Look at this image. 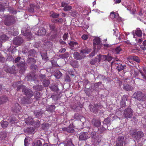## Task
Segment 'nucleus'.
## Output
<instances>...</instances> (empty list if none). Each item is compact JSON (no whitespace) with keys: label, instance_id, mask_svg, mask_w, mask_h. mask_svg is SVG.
<instances>
[{"label":"nucleus","instance_id":"obj_1","mask_svg":"<svg viewBox=\"0 0 146 146\" xmlns=\"http://www.w3.org/2000/svg\"><path fill=\"white\" fill-rule=\"evenodd\" d=\"M129 134L134 139L136 140H139L144 136L143 132L140 131H138L135 129L131 130L129 131Z\"/></svg>","mask_w":146,"mask_h":146},{"label":"nucleus","instance_id":"obj_2","mask_svg":"<svg viewBox=\"0 0 146 146\" xmlns=\"http://www.w3.org/2000/svg\"><path fill=\"white\" fill-rule=\"evenodd\" d=\"M21 32L23 35L25 36L29 40H31L33 38V34L28 28H23L22 29Z\"/></svg>","mask_w":146,"mask_h":146},{"label":"nucleus","instance_id":"obj_3","mask_svg":"<svg viewBox=\"0 0 146 146\" xmlns=\"http://www.w3.org/2000/svg\"><path fill=\"white\" fill-rule=\"evenodd\" d=\"M133 111L131 108L128 107L123 111V116L124 118L128 119L131 118L133 115Z\"/></svg>","mask_w":146,"mask_h":146},{"label":"nucleus","instance_id":"obj_4","mask_svg":"<svg viewBox=\"0 0 146 146\" xmlns=\"http://www.w3.org/2000/svg\"><path fill=\"white\" fill-rule=\"evenodd\" d=\"M15 20L14 17L12 16H7L4 21L5 25L9 26L12 25L15 22Z\"/></svg>","mask_w":146,"mask_h":146},{"label":"nucleus","instance_id":"obj_5","mask_svg":"<svg viewBox=\"0 0 146 146\" xmlns=\"http://www.w3.org/2000/svg\"><path fill=\"white\" fill-rule=\"evenodd\" d=\"M133 97L139 101H144L146 99L145 95L140 91H137L133 94Z\"/></svg>","mask_w":146,"mask_h":146},{"label":"nucleus","instance_id":"obj_6","mask_svg":"<svg viewBox=\"0 0 146 146\" xmlns=\"http://www.w3.org/2000/svg\"><path fill=\"white\" fill-rule=\"evenodd\" d=\"M17 66L20 69V72L23 73L27 68V65L24 62H21L17 64Z\"/></svg>","mask_w":146,"mask_h":146},{"label":"nucleus","instance_id":"obj_7","mask_svg":"<svg viewBox=\"0 0 146 146\" xmlns=\"http://www.w3.org/2000/svg\"><path fill=\"white\" fill-rule=\"evenodd\" d=\"M90 111L96 113L99 109L100 108L101 105L99 103L90 104Z\"/></svg>","mask_w":146,"mask_h":146},{"label":"nucleus","instance_id":"obj_8","mask_svg":"<svg viewBox=\"0 0 146 146\" xmlns=\"http://www.w3.org/2000/svg\"><path fill=\"white\" fill-rule=\"evenodd\" d=\"M21 103L24 105L29 104L31 103L33 101V99L27 97H22L20 98Z\"/></svg>","mask_w":146,"mask_h":146},{"label":"nucleus","instance_id":"obj_9","mask_svg":"<svg viewBox=\"0 0 146 146\" xmlns=\"http://www.w3.org/2000/svg\"><path fill=\"white\" fill-rule=\"evenodd\" d=\"M23 92L27 97L30 98H31L34 94L33 92L31 90L26 87L23 89Z\"/></svg>","mask_w":146,"mask_h":146},{"label":"nucleus","instance_id":"obj_10","mask_svg":"<svg viewBox=\"0 0 146 146\" xmlns=\"http://www.w3.org/2000/svg\"><path fill=\"white\" fill-rule=\"evenodd\" d=\"M4 70L7 73L11 74H14L15 72V66H14L11 67H10L7 65H5L4 67Z\"/></svg>","mask_w":146,"mask_h":146},{"label":"nucleus","instance_id":"obj_11","mask_svg":"<svg viewBox=\"0 0 146 146\" xmlns=\"http://www.w3.org/2000/svg\"><path fill=\"white\" fill-rule=\"evenodd\" d=\"M125 143L124 137L123 136H119L116 141V146H123L124 143Z\"/></svg>","mask_w":146,"mask_h":146},{"label":"nucleus","instance_id":"obj_12","mask_svg":"<svg viewBox=\"0 0 146 146\" xmlns=\"http://www.w3.org/2000/svg\"><path fill=\"white\" fill-rule=\"evenodd\" d=\"M23 42V39L19 36L16 37L13 40V43L16 45H19Z\"/></svg>","mask_w":146,"mask_h":146},{"label":"nucleus","instance_id":"obj_13","mask_svg":"<svg viewBox=\"0 0 146 146\" xmlns=\"http://www.w3.org/2000/svg\"><path fill=\"white\" fill-rule=\"evenodd\" d=\"M114 64H115V66L116 67V69L118 72H120L121 70H123L124 69H125L126 68V65L125 64L122 65L120 63L118 64L115 62L114 63Z\"/></svg>","mask_w":146,"mask_h":146},{"label":"nucleus","instance_id":"obj_14","mask_svg":"<svg viewBox=\"0 0 146 146\" xmlns=\"http://www.w3.org/2000/svg\"><path fill=\"white\" fill-rule=\"evenodd\" d=\"M27 78L28 80H33L35 81L36 79L35 74L34 73H30L27 74Z\"/></svg>","mask_w":146,"mask_h":146},{"label":"nucleus","instance_id":"obj_15","mask_svg":"<svg viewBox=\"0 0 146 146\" xmlns=\"http://www.w3.org/2000/svg\"><path fill=\"white\" fill-rule=\"evenodd\" d=\"M21 108L18 103L15 104L13 106L12 110L15 113H18L21 111Z\"/></svg>","mask_w":146,"mask_h":146},{"label":"nucleus","instance_id":"obj_16","mask_svg":"<svg viewBox=\"0 0 146 146\" xmlns=\"http://www.w3.org/2000/svg\"><path fill=\"white\" fill-rule=\"evenodd\" d=\"M90 138L88 133L82 132L80 133L79 138L81 140H85Z\"/></svg>","mask_w":146,"mask_h":146},{"label":"nucleus","instance_id":"obj_17","mask_svg":"<svg viewBox=\"0 0 146 146\" xmlns=\"http://www.w3.org/2000/svg\"><path fill=\"white\" fill-rule=\"evenodd\" d=\"M61 7H64L63 9L65 11H69L72 9V6L68 5V4L64 2L61 3Z\"/></svg>","mask_w":146,"mask_h":146},{"label":"nucleus","instance_id":"obj_18","mask_svg":"<svg viewBox=\"0 0 146 146\" xmlns=\"http://www.w3.org/2000/svg\"><path fill=\"white\" fill-rule=\"evenodd\" d=\"M128 96L127 95H123L121 98V101L120 102L122 106L123 107H125L126 106V101H127V99Z\"/></svg>","mask_w":146,"mask_h":146},{"label":"nucleus","instance_id":"obj_19","mask_svg":"<svg viewBox=\"0 0 146 146\" xmlns=\"http://www.w3.org/2000/svg\"><path fill=\"white\" fill-rule=\"evenodd\" d=\"M46 31L45 29L43 28H40L36 33V35L40 36H43L46 34Z\"/></svg>","mask_w":146,"mask_h":146},{"label":"nucleus","instance_id":"obj_20","mask_svg":"<svg viewBox=\"0 0 146 146\" xmlns=\"http://www.w3.org/2000/svg\"><path fill=\"white\" fill-rule=\"evenodd\" d=\"M123 89L126 91H130L133 89V87L131 85L128 84H125L123 85Z\"/></svg>","mask_w":146,"mask_h":146},{"label":"nucleus","instance_id":"obj_21","mask_svg":"<svg viewBox=\"0 0 146 146\" xmlns=\"http://www.w3.org/2000/svg\"><path fill=\"white\" fill-rule=\"evenodd\" d=\"M92 50V49L88 48L86 46L83 47L80 50V52L83 54H88L90 53Z\"/></svg>","mask_w":146,"mask_h":146},{"label":"nucleus","instance_id":"obj_22","mask_svg":"<svg viewBox=\"0 0 146 146\" xmlns=\"http://www.w3.org/2000/svg\"><path fill=\"white\" fill-rule=\"evenodd\" d=\"M129 58L131 60L135 61L137 63H139L141 61L139 58L136 56L131 55L129 56Z\"/></svg>","mask_w":146,"mask_h":146},{"label":"nucleus","instance_id":"obj_23","mask_svg":"<svg viewBox=\"0 0 146 146\" xmlns=\"http://www.w3.org/2000/svg\"><path fill=\"white\" fill-rule=\"evenodd\" d=\"M8 100V98L5 96H3L0 98V104H3Z\"/></svg>","mask_w":146,"mask_h":146},{"label":"nucleus","instance_id":"obj_24","mask_svg":"<svg viewBox=\"0 0 146 146\" xmlns=\"http://www.w3.org/2000/svg\"><path fill=\"white\" fill-rule=\"evenodd\" d=\"M56 108V107L54 105H51L48 106H47L46 107V111L52 112L54 111V110Z\"/></svg>","mask_w":146,"mask_h":146},{"label":"nucleus","instance_id":"obj_25","mask_svg":"<svg viewBox=\"0 0 146 146\" xmlns=\"http://www.w3.org/2000/svg\"><path fill=\"white\" fill-rule=\"evenodd\" d=\"M30 70L33 73L36 72L38 70V68L37 66L35 65H31L30 67Z\"/></svg>","mask_w":146,"mask_h":146},{"label":"nucleus","instance_id":"obj_26","mask_svg":"<svg viewBox=\"0 0 146 146\" xmlns=\"http://www.w3.org/2000/svg\"><path fill=\"white\" fill-rule=\"evenodd\" d=\"M46 72V71L44 69L40 71L39 77L40 79H43L45 78V72Z\"/></svg>","mask_w":146,"mask_h":146},{"label":"nucleus","instance_id":"obj_27","mask_svg":"<svg viewBox=\"0 0 146 146\" xmlns=\"http://www.w3.org/2000/svg\"><path fill=\"white\" fill-rule=\"evenodd\" d=\"M74 126L73 125V123L70 124L68 127V132L69 133H72L74 132Z\"/></svg>","mask_w":146,"mask_h":146},{"label":"nucleus","instance_id":"obj_28","mask_svg":"<svg viewBox=\"0 0 146 146\" xmlns=\"http://www.w3.org/2000/svg\"><path fill=\"white\" fill-rule=\"evenodd\" d=\"M24 131L26 133L32 134L34 131V129L31 127H28L24 129Z\"/></svg>","mask_w":146,"mask_h":146},{"label":"nucleus","instance_id":"obj_29","mask_svg":"<svg viewBox=\"0 0 146 146\" xmlns=\"http://www.w3.org/2000/svg\"><path fill=\"white\" fill-rule=\"evenodd\" d=\"M44 112L40 110H36L34 112V114L36 117H39L42 114H43Z\"/></svg>","mask_w":146,"mask_h":146},{"label":"nucleus","instance_id":"obj_30","mask_svg":"<svg viewBox=\"0 0 146 146\" xmlns=\"http://www.w3.org/2000/svg\"><path fill=\"white\" fill-rule=\"evenodd\" d=\"M122 50V48L120 46H118L112 50L113 52L115 54H119L120 51Z\"/></svg>","mask_w":146,"mask_h":146},{"label":"nucleus","instance_id":"obj_31","mask_svg":"<svg viewBox=\"0 0 146 146\" xmlns=\"http://www.w3.org/2000/svg\"><path fill=\"white\" fill-rule=\"evenodd\" d=\"M33 122V119L31 117H29L26 119L25 123L28 125H32Z\"/></svg>","mask_w":146,"mask_h":146},{"label":"nucleus","instance_id":"obj_32","mask_svg":"<svg viewBox=\"0 0 146 146\" xmlns=\"http://www.w3.org/2000/svg\"><path fill=\"white\" fill-rule=\"evenodd\" d=\"M110 17L112 19L115 18L118 19L119 18V15L118 13H115L113 12H112L110 13Z\"/></svg>","mask_w":146,"mask_h":146},{"label":"nucleus","instance_id":"obj_33","mask_svg":"<svg viewBox=\"0 0 146 146\" xmlns=\"http://www.w3.org/2000/svg\"><path fill=\"white\" fill-rule=\"evenodd\" d=\"M7 133L5 131L1 132L0 133V139L2 140L5 139L7 137Z\"/></svg>","mask_w":146,"mask_h":146},{"label":"nucleus","instance_id":"obj_34","mask_svg":"<svg viewBox=\"0 0 146 146\" xmlns=\"http://www.w3.org/2000/svg\"><path fill=\"white\" fill-rule=\"evenodd\" d=\"M40 93L37 91L35 92L34 98L33 99V100L35 99L36 101L39 100H40Z\"/></svg>","mask_w":146,"mask_h":146},{"label":"nucleus","instance_id":"obj_35","mask_svg":"<svg viewBox=\"0 0 146 146\" xmlns=\"http://www.w3.org/2000/svg\"><path fill=\"white\" fill-rule=\"evenodd\" d=\"M58 13H55L53 11H51L50 13V17L54 18H57L59 16Z\"/></svg>","mask_w":146,"mask_h":146},{"label":"nucleus","instance_id":"obj_36","mask_svg":"<svg viewBox=\"0 0 146 146\" xmlns=\"http://www.w3.org/2000/svg\"><path fill=\"white\" fill-rule=\"evenodd\" d=\"M42 85H37L33 86V88L35 90L38 91H41L42 89Z\"/></svg>","mask_w":146,"mask_h":146},{"label":"nucleus","instance_id":"obj_37","mask_svg":"<svg viewBox=\"0 0 146 146\" xmlns=\"http://www.w3.org/2000/svg\"><path fill=\"white\" fill-rule=\"evenodd\" d=\"M74 58L76 60H80L82 58V56L80 55L79 53L75 52L73 54Z\"/></svg>","mask_w":146,"mask_h":146},{"label":"nucleus","instance_id":"obj_38","mask_svg":"<svg viewBox=\"0 0 146 146\" xmlns=\"http://www.w3.org/2000/svg\"><path fill=\"white\" fill-rule=\"evenodd\" d=\"M27 62L28 64H30L32 65H34L36 62V60L34 58H29L27 59Z\"/></svg>","mask_w":146,"mask_h":146},{"label":"nucleus","instance_id":"obj_39","mask_svg":"<svg viewBox=\"0 0 146 146\" xmlns=\"http://www.w3.org/2000/svg\"><path fill=\"white\" fill-rule=\"evenodd\" d=\"M49 27L50 30L53 31H57V29L56 28V25L55 24H49Z\"/></svg>","mask_w":146,"mask_h":146},{"label":"nucleus","instance_id":"obj_40","mask_svg":"<svg viewBox=\"0 0 146 146\" xmlns=\"http://www.w3.org/2000/svg\"><path fill=\"white\" fill-rule=\"evenodd\" d=\"M135 34L138 37H140L141 36L142 33L139 28H138L136 29L135 31Z\"/></svg>","mask_w":146,"mask_h":146},{"label":"nucleus","instance_id":"obj_41","mask_svg":"<svg viewBox=\"0 0 146 146\" xmlns=\"http://www.w3.org/2000/svg\"><path fill=\"white\" fill-rule=\"evenodd\" d=\"M93 122L94 126L96 127L99 126L101 124L100 121V120H94Z\"/></svg>","mask_w":146,"mask_h":146},{"label":"nucleus","instance_id":"obj_42","mask_svg":"<svg viewBox=\"0 0 146 146\" xmlns=\"http://www.w3.org/2000/svg\"><path fill=\"white\" fill-rule=\"evenodd\" d=\"M70 64L74 68L78 67V62L76 60H72L70 62Z\"/></svg>","mask_w":146,"mask_h":146},{"label":"nucleus","instance_id":"obj_43","mask_svg":"<svg viewBox=\"0 0 146 146\" xmlns=\"http://www.w3.org/2000/svg\"><path fill=\"white\" fill-rule=\"evenodd\" d=\"M107 56L106 55H101L99 54L98 56V62H100V61L101 59H102L104 60H106Z\"/></svg>","mask_w":146,"mask_h":146},{"label":"nucleus","instance_id":"obj_44","mask_svg":"<svg viewBox=\"0 0 146 146\" xmlns=\"http://www.w3.org/2000/svg\"><path fill=\"white\" fill-rule=\"evenodd\" d=\"M42 145L41 141L39 140H37L33 142L32 144L33 146H41Z\"/></svg>","mask_w":146,"mask_h":146},{"label":"nucleus","instance_id":"obj_45","mask_svg":"<svg viewBox=\"0 0 146 146\" xmlns=\"http://www.w3.org/2000/svg\"><path fill=\"white\" fill-rule=\"evenodd\" d=\"M62 74L59 71H56L54 74V76L57 79H59L62 76Z\"/></svg>","mask_w":146,"mask_h":146},{"label":"nucleus","instance_id":"obj_46","mask_svg":"<svg viewBox=\"0 0 146 146\" xmlns=\"http://www.w3.org/2000/svg\"><path fill=\"white\" fill-rule=\"evenodd\" d=\"M42 83L44 87H46L48 86L50 84V81L48 80L44 79L43 80Z\"/></svg>","mask_w":146,"mask_h":146},{"label":"nucleus","instance_id":"obj_47","mask_svg":"<svg viewBox=\"0 0 146 146\" xmlns=\"http://www.w3.org/2000/svg\"><path fill=\"white\" fill-rule=\"evenodd\" d=\"M8 122L7 121H3L1 123V126L3 128H5L8 126Z\"/></svg>","mask_w":146,"mask_h":146},{"label":"nucleus","instance_id":"obj_48","mask_svg":"<svg viewBox=\"0 0 146 146\" xmlns=\"http://www.w3.org/2000/svg\"><path fill=\"white\" fill-rule=\"evenodd\" d=\"M26 87L25 86H23V85H21L18 86L17 90V91H21L22 90V92H23V89H24V88H25Z\"/></svg>","mask_w":146,"mask_h":146},{"label":"nucleus","instance_id":"obj_49","mask_svg":"<svg viewBox=\"0 0 146 146\" xmlns=\"http://www.w3.org/2000/svg\"><path fill=\"white\" fill-rule=\"evenodd\" d=\"M36 52L34 50H31L29 51V55L34 56L35 55Z\"/></svg>","mask_w":146,"mask_h":146},{"label":"nucleus","instance_id":"obj_50","mask_svg":"<svg viewBox=\"0 0 146 146\" xmlns=\"http://www.w3.org/2000/svg\"><path fill=\"white\" fill-rule=\"evenodd\" d=\"M78 44V43L74 41H71L69 43V45L72 47H74L75 46L77 45Z\"/></svg>","mask_w":146,"mask_h":146},{"label":"nucleus","instance_id":"obj_51","mask_svg":"<svg viewBox=\"0 0 146 146\" xmlns=\"http://www.w3.org/2000/svg\"><path fill=\"white\" fill-rule=\"evenodd\" d=\"M93 44L94 45L96 44H99L100 42V40L98 38H95L93 40Z\"/></svg>","mask_w":146,"mask_h":146},{"label":"nucleus","instance_id":"obj_52","mask_svg":"<svg viewBox=\"0 0 146 146\" xmlns=\"http://www.w3.org/2000/svg\"><path fill=\"white\" fill-rule=\"evenodd\" d=\"M69 54L67 52L59 55V57L62 58H66L68 56Z\"/></svg>","mask_w":146,"mask_h":146},{"label":"nucleus","instance_id":"obj_53","mask_svg":"<svg viewBox=\"0 0 146 146\" xmlns=\"http://www.w3.org/2000/svg\"><path fill=\"white\" fill-rule=\"evenodd\" d=\"M35 7V5L34 4H31L30 5V7L29 11L30 12H33L34 11V8Z\"/></svg>","mask_w":146,"mask_h":146},{"label":"nucleus","instance_id":"obj_54","mask_svg":"<svg viewBox=\"0 0 146 146\" xmlns=\"http://www.w3.org/2000/svg\"><path fill=\"white\" fill-rule=\"evenodd\" d=\"M50 88L52 90L56 92L57 91L58 87L56 85H53L50 87Z\"/></svg>","mask_w":146,"mask_h":146},{"label":"nucleus","instance_id":"obj_55","mask_svg":"<svg viewBox=\"0 0 146 146\" xmlns=\"http://www.w3.org/2000/svg\"><path fill=\"white\" fill-rule=\"evenodd\" d=\"M56 19V23H59L60 24H62L63 22V19L61 18H57Z\"/></svg>","mask_w":146,"mask_h":146},{"label":"nucleus","instance_id":"obj_56","mask_svg":"<svg viewBox=\"0 0 146 146\" xmlns=\"http://www.w3.org/2000/svg\"><path fill=\"white\" fill-rule=\"evenodd\" d=\"M110 123V117H108L106 118L104 121V123L106 125L109 124Z\"/></svg>","mask_w":146,"mask_h":146},{"label":"nucleus","instance_id":"obj_57","mask_svg":"<svg viewBox=\"0 0 146 146\" xmlns=\"http://www.w3.org/2000/svg\"><path fill=\"white\" fill-rule=\"evenodd\" d=\"M64 146H74L71 141H67L64 145Z\"/></svg>","mask_w":146,"mask_h":146},{"label":"nucleus","instance_id":"obj_58","mask_svg":"<svg viewBox=\"0 0 146 146\" xmlns=\"http://www.w3.org/2000/svg\"><path fill=\"white\" fill-rule=\"evenodd\" d=\"M5 61V58L0 53V62L3 63Z\"/></svg>","mask_w":146,"mask_h":146},{"label":"nucleus","instance_id":"obj_59","mask_svg":"<svg viewBox=\"0 0 146 146\" xmlns=\"http://www.w3.org/2000/svg\"><path fill=\"white\" fill-rule=\"evenodd\" d=\"M97 60H98L97 58L93 59L91 60L90 61V64L92 65H94L96 62Z\"/></svg>","mask_w":146,"mask_h":146},{"label":"nucleus","instance_id":"obj_60","mask_svg":"<svg viewBox=\"0 0 146 146\" xmlns=\"http://www.w3.org/2000/svg\"><path fill=\"white\" fill-rule=\"evenodd\" d=\"M52 99L54 101H56L59 98L58 96L57 95H53L51 96Z\"/></svg>","mask_w":146,"mask_h":146},{"label":"nucleus","instance_id":"obj_61","mask_svg":"<svg viewBox=\"0 0 146 146\" xmlns=\"http://www.w3.org/2000/svg\"><path fill=\"white\" fill-rule=\"evenodd\" d=\"M51 63L52 66L54 67H57L58 66V65L57 62L54 61L52 60L51 61Z\"/></svg>","mask_w":146,"mask_h":146},{"label":"nucleus","instance_id":"obj_62","mask_svg":"<svg viewBox=\"0 0 146 146\" xmlns=\"http://www.w3.org/2000/svg\"><path fill=\"white\" fill-rule=\"evenodd\" d=\"M7 38V37L5 35H3L1 36L0 37V44H1V39L2 40H4L6 39Z\"/></svg>","mask_w":146,"mask_h":146},{"label":"nucleus","instance_id":"obj_63","mask_svg":"<svg viewBox=\"0 0 146 146\" xmlns=\"http://www.w3.org/2000/svg\"><path fill=\"white\" fill-rule=\"evenodd\" d=\"M88 35L85 34L81 36V38L84 40H87L88 38Z\"/></svg>","mask_w":146,"mask_h":146},{"label":"nucleus","instance_id":"obj_64","mask_svg":"<svg viewBox=\"0 0 146 146\" xmlns=\"http://www.w3.org/2000/svg\"><path fill=\"white\" fill-rule=\"evenodd\" d=\"M104 46L105 49H107L108 48H110L111 46V45L109 44H104Z\"/></svg>","mask_w":146,"mask_h":146}]
</instances>
